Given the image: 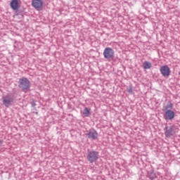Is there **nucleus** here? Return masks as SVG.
Returning a JSON list of instances; mask_svg holds the SVG:
<instances>
[{"instance_id":"1","label":"nucleus","mask_w":180,"mask_h":180,"mask_svg":"<svg viewBox=\"0 0 180 180\" xmlns=\"http://www.w3.org/2000/svg\"><path fill=\"white\" fill-rule=\"evenodd\" d=\"M19 88L23 90L29 89L30 88V81L26 77H22L19 79Z\"/></svg>"},{"instance_id":"12","label":"nucleus","mask_w":180,"mask_h":180,"mask_svg":"<svg viewBox=\"0 0 180 180\" xmlns=\"http://www.w3.org/2000/svg\"><path fill=\"white\" fill-rule=\"evenodd\" d=\"M83 115L85 116V117H89V116L91 115V109L88 108H84Z\"/></svg>"},{"instance_id":"7","label":"nucleus","mask_w":180,"mask_h":180,"mask_svg":"<svg viewBox=\"0 0 180 180\" xmlns=\"http://www.w3.org/2000/svg\"><path fill=\"white\" fill-rule=\"evenodd\" d=\"M160 71L163 77H169V75L171 74L169 67L167 65L162 66L160 69Z\"/></svg>"},{"instance_id":"10","label":"nucleus","mask_w":180,"mask_h":180,"mask_svg":"<svg viewBox=\"0 0 180 180\" xmlns=\"http://www.w3.org/2000/svg\"><path fill=\"white\" fill-rule=\"evenodd\" d=\"M89 139L96 140L98 139V132L96 131H91L87 134Z\"/></svg>"},{"instance_id":"15","label":"nucleus","mask_w":180,"mask_h":180,"mask_svg":"<svg viewBox=\"0 0 180 180\" xmlns=\"http://www.w3.org/2000/svg\"><path fill=\"white\" fill-rule=\"evenodd\" d=\"M4 143V141L0 139V147L2 146V143Z\"/></svg>"},{"instance_id":"6","label":"nucleus","mask_w":180,"mask_h":180,"mask_svg":"<svg viewBox=\"0 0 180 180\" xmlns=\"http://www.w3.org/2000/svg\"><path fill=\"white\" fill-rule=\"evenodd\" d=\"M12 103H13V98L9 96L3 97V105H4L6 108H9V106H11Z\"/></svg>"},{"instance_id":"4","label":"nucleus","mask_w":180,"mask_h":180,"mask_svg":"<svg viewBox=\"0 0 180 180\" xmlns=\"http://www.w3.org/2000/svg\"><path fill=\"white\" fill-rule=\"evenodd\" d=\"M32 6L37 11H41L43 9V0H32Z\"/></svg>"},{"instance_id":"13","label":"nucleus","mask_w":180,"mask_h":180,"mask_svg":"<svg viewBox=\"0 0 180 180\" xmlns=\"http://www.w3.org/2000/svg\"><path fill=\"white\" fill-rule=\"evenodd\" d=\"M174 108V104L172 103L169 102L166 106V110H168V109H172Z\"/></svg>"},{"instance_id":"8","label":"nucleus","mask_w":180,"mask_h":180,"mask_svg":"<svg viewBox=\"0 0 180 180\" xmlns=\"http://www.w3.org/2000/svg\"><path fill=\"white\" fill-rule=\"evenodd\" d=\"M175 117V112L171 110H167L165 113V119L166 120H172Z\"/></svg>"},{"instance_id":"11","label":"nucleus","mask_w":180,"mask_h":180,"mask_svg":"<svg viewBox=\"0 0 180 180\" xmlns=\"http://www.w3.org/2000/svg\"><path fill=\"white\" fill-rule=\"evenodd\" d=\"M153 65H151V63L148 62V61H145L143 63V68L144 70H150V68H151Z\"/></svg>"},{"instance_id":"14","label":"nucleus","mask_w":180,"mask_h":180,"mask_svg":"<svg viewBox=\"0 0 180 180\" xmlns=\"http://www.w3.org/2000/svg\"><path fill=\"white\" fill-rule=\"evenodd\" d=\"M127 91L129 94H133V88L131 86H129L127 89Z\"/></svg>"},{"instance_id":"3","label":"nucleus","mask_w":180,"mask_h":180,"mask_svg":"<svg viewBox=\"0 0 180 180\" xmlns=\"http://www.w3.org/2000/svg\"><path fill=\"white\" fill-rule=\"evenodd\" d=\"M99 158V153L96 151H91L87 155V160L91 163L96 162Z\"/></svg>"},{"instance_id":"9","label":"nucleus","mask_w":180,"mask_h":180,"mask_svg":"<svg viewBox=\"0 0 180 180\" xmlns=\"http://www.w3.org/2000/svg\"><path fill=\"white\" fill-rule=\"evenodd\" d=\"M10 6L13 11H18L19 9V0H12Z\"/></svg>"},{"instance_id":"5","label":"nucleus","mask_w":180,"mask_h":180,"mask_svg":"<svg viewBox=\"0 0 180 180\" xmlns=\"http://www.w3.org/2000/svg\"><path fill=\"white\" fill-rule=\"evenodd\" d=\"M166 130L165 131V134L166 137H171L176 133L175 131V127L174 126H169V127H166Z\"/></svg>"},{"instance_id":"2","label":"nucleus","mask_w":180,"mask_h":180,"mask_svg":"<svg viewBox=\"0 0 180 180\" xmlns=\"http://www.w3.org/2000/svg\"><path fill=\"white\" fill-rule=\"evenodd\" d=\"M104 58L106 60H110L115 57V51L110 47H107L104 49L103 53Z\"/></svg>"}]
</instances>
